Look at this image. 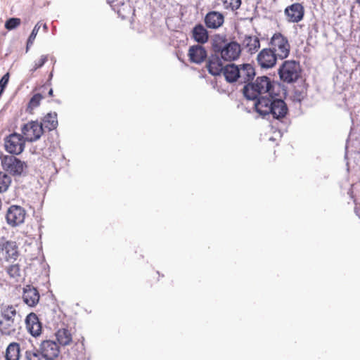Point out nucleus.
Wrapping results in <instances>:
<instances>
[{
  "label": "nucleus",
  "instance_id": "nucleus-35",
  "mask_svg": "<svg viewBox=\"0 0 360 360\" xmlns=\"http://www.w3.org/2000/svg\"><path fill=\"white\" fill-rule=\"evenodd\" d=\"M25 360H41V357L37 351L27 350L25 352Z\"/></svg>",
  "mask_w": 360,
  "mask_h": 360
},
{
  "label": "nucleus",
  "instance_id": "nucleus-4",
  "mask_svg": "<svg viewBox=\"0 0 360 360\" xmlns=\"http://www.w3.org/2000/svg\"><path fill=\"white\" fill-rule=\"evenodd\" d=\"M269 48L274 51L279 59L288 57L290 51V42L285 35L281 32H275L270 39Z\"/></svg>",
  "mask_w": 360,
  "mask_h": 360
},
{
  "label": "nucleus",
  "instance_id": "nucleus-26",
  "mask_svg": "<svg viewBox=\"0 0 360 360\" xmlns=\"http://www.w3.org/2000/svg\"><path fill=\"white\" fill-rule=\"evenodd\" d=\"M20 357V345L17 342H12L9 344L6 350V360H19Z\"/></svg>",
  "mask_w": 360,
  "mask_h": 360
},
{
  "label": "nucleus",
  "instance_id": "nucleus-14",
  "mask_svg": "<svg viewBox=\"0 0 360 360\" xmlns=\"http://www.w3.org/2000/svg\"><path fill=\"white\" fill-rule=\"evenodd\" d=\"M187 55L191 63L201 64L206 60L207 52L202 45L196 44L189 47Z\"/></svg>",
  "mask_w": 360,
  "mask_h": 360
},
{
  "label": "nucleus",
  "instance_id": "nucleus-17",
  "mask_svg": "<svg viewBox=\"0 0 360 360\" xmlns=\"http://www.w3.org/2000/svg\"><path fill=\"white\" fill-rule=\"evenodd\" d=\"M270 114L273 115L274 118L277 120L285 117L288 111V108L284 101L276 98L275 96H273Z\"/></svg>",
  "mask_w": 360,
  "mask_h": 360
},
{
  "label": "nucleus",
  "instance_id": "nucleus-2",
  "mask_svg": "<svg viewBox=\"0 0 360 360\" xmlns=\"http://www.w3.org/2000/svg\"><path fill=\"white\" fill-rule=\"evenodd\" d=\"M214 49L226 61L235 60L241 53L240 45L236 41H228L225 37H220L215 40Z\"/></svg>",
  "mask_w": 360,
  "mask_h": 360
},
{
  "label": "nucleus",
  "instance_id": "nucleus-40",
  "mask_svg": "<svg viewBox=\"0 0 360 360\" xmlns=\"http://www.w3.org/2000/svg\"><path fill=\"white\" fill-rule=\"evenodd\" d=\"M42 25L43 27V30L44 32H46L47 30H48V27H47V25L46 23H41V26Z\"/></svg>",
  "mask_w": 360,
  "mask_h": 360
},
{
  "label": "nucleus",
  "instance_id": "nucleus-21",
  "mask_svg": "<svg viewBox=\"0 0 360 360\" xmlns=\"http://www.w3.org/2000/svg\"><path fill=\"white\" fill-rule=\"evenodd\" d=\"M26 326L28 331L34 337H37L41 333V324L35 314H30L26 319Z\"/></svg>",
  "mask_w": 360,
  "mask_h": 360
},
{
  "label": "nucleus",
  "instance_id": "nucleus-29",
  "mask_svg": "<svg viewBox=\"0 0 360 360\" xmlns=\"http://www.w3.org/2000/svg\"><path fill=\"white\" fill-rule=\"evenodd\" d=\"M222 2L224 9L236 11L240 7L242 0H223Z\"/></svg>",
  "mask_w": 360,
  "mask_h": 360
},
{
  "label": "nucleus",
  "instance_id": "nucleus-11",
  "mask_svg": "<svg viewBox=\"0 0 360 360\" xmlns=\"http://www.w3.org/2000/svg\"><path fill=\"white\" fill-rule=\"evenodd\" d=\"M304 12V7L301 3H293L288 6L284 10V14L288 22L293 23L302 20Z\"/></svg>",
  "mask_w": 360,
  "mask_h": 360
},
{
  "label": "nucleus",
  "instance_id": "nucleus-18",
  "mask_svg": "<svg viewBox=\"0 0 360 360\" xmlns=\"http://www.w3.org/2000/svg\"><path fill=\"white\" fill-rule=\"evenodd\" d=\"M39 293L36 288L31 285H27L23 288L22 299L29 307H34L39 301Z\"/></svg>",
  "mask_w": 360,
  "mask_h": 360
},
{
  "label": "nucleus",
  "instance_id": "nucleus-36",
  "mask_svg": "<svg viewBox=\"0 0 360 360\" xmlns=\"http://www.w3.org/2000/svg\"><path fill=\"white\" fill-rule=\"evenodd\" d=\"M9 78L10 75L8 72H7L1 77L0 80V90L2 91L3 92L4 91V89L8 83Z\"/></svg>",
  "mask_w": 360,
  "mask_h": 360
},
{
  "label": "nucleus",
  "instance_id": "nucleus-27",
  "mask_svg": "<svg viewBox=\"0 0 360 360\" xmlns=\"http://www.w3.org/2000/svg\"><path fill=\"white\" fill-rule=\"evenodd\" d=\"M41 124L43 129H47L49 131L55 129L58 125L57 114L48 113L43 117Z\"/></svg>",
  "mask_w": 360,
  "mask_h": 360
},
{
  "label": "nucleus",
  "instance_id": "nucleus-34",
  "mask_svg": "<svg viewBox=\"0 0 360 360\" xmlns=\"http://www.w3.org/2000/svg\"><path fill=\"white\" fill-rule=\"evenodd\" d=\"M41 27V22H39L36 24V25L34 26V29L32 30L28 39H27V47L28 48V46L30 45H32L36 38V36L39 30Z\"/></svg>",
  "mask_w": 360,
  "mask_h": 360
},
{
  "label": "nucleus",
  "instance_id": "nucleus-8",
  "mask_svg": "<svg viewBox=\"0 0 360 360\" xmlns=\"http://www.w3.org/2000/svg\"><path fill=\"white\" fill-rule=\"evenodd\" d=\"M26 141L22 134H11L5 139V149L11 154L19 155L24 150Z\"/></svg>",
  "mask_w": 360,
  "mask_h": 360
},
{
  "label": "nucleus",
  "instance_id": "nucleus-7",
  "mask_svg": "<svg viewBox=\"0 0 360 360\" xmlns=\"http://www.w3.org/2000/svg\"><path fill=\"white\" fill-rule=\"evenodd\" d=\"M1 165L6 172L13 176L20 175L27 167L25 162L13 155L4 156L1 159Z\"/></svg>",
  "mask_w": 360,
  "mask_h": 360
},
{
  "label": "nucleus",
  "instance_id": "nucleus-16",
  "mask_svg": "<svg viewBox=\"0 0 360 360\" xmlns=\"http://www.w3.org/2000/svg\"><path fill=\"white\" fill-rule=\"evenodd\" d=\"M273 96H260L256 98L254 102L255 111L262 116L270 114L272 105Z\"/></svg>",
  "mask_w": 360,
  "mask_h": 360
},
{
  "label": "nucleus",
  "instance_id": "nucleus-1",
  "mask_svg": "<svg viewBox=\"0 0 360 360\" xmlns=\"http://www.w3.org/2000/svg\"><path fill=\"white\" fill-rule=\"evenodd\" d=\"M278 84L267 76L257 77L255 81L245 84L243 92L244 96L249 100L255 101L259 95L267 94L269 96H277L276 88Z\"/></svg>",
  "mask_w": 360,
  "mask_h": 360
},
{
  "label": "nucleus",
  "instance_id": "nucleus-32",
  "mask_svg": "<svg viewBox=\"0 0 360 360\" xmlns=\"http://www.w3.org/2000/svg\"><path fill=\"white\" fill-rule=\"evenodd\" d=\"M21 23V20L18 18H11L6 21L5 27L8 30H13L18 27Z\"/></svg>",
  "mask_w": 360,
  "mask_h": 360
},
{
  "label": "nucleus",
  "instance_id": "nucleus-6",
  "mask_svg": "<svg viewBox=\"0 0 360 360\" xmlns=\"http://www.w3.org/2000/svg\"><path fill=\"white\" fill-rule=\"evenodd\" d=\"M43 133L42 124L38 121H30L21 127V134L27 142L39 140Z\"/></svg>",
  "mask_w": 360,
  "mask_h": 360
},
{
  "label": "nucleus",
  "instance_id": "nucleus-24",
  "mask_svg": "<svg viewBox=\"0 0 360 360\" xmlns=\"http://www.w3.org/2000/svg\"><path fill=\"white\" fill-rule=\"evenodd\" d=\"M56 337L62 346L70 345L72 342V334L70 330L66 328L58 329L56 333Z\"/></svg>",
  "mask_w": 360,
  "mask_h": 360
},
{
  "label": "nucleus",
  "instance_id": "nucleus-3",
  "mask_svg": "<svg viewBox=\"0 0 360 360\" xmlns=\"http://www.w3.org/2000/svg\"><path fill=\"white\" fill-rule=\"evenodd\" d=\"M17 317L15 307L11 304L0 306V333L2 335H10L15 331V323Z\"/></svg>",
  "mask_w": 360,
  "mask_h": 360
},
{
  "label": "nucleus",
  "instance_id": "nucleus-39",
  "mask_svg": "<svg viewBox=\"0 0 360 360\" xmlns=\"http://www.w3.org/2000/svg\"><path fill=\"white\" fill-rule=\"evenodd\" d=\"M355 212L356 215L360 218V202H356Z\"/></svg>",
  "mask_w": 360,
  "mask_h": 360
},
{
  "label": "nucleus",
  "instance_id": "nucleus-19",
  "mask_svg": "<svg viewBox=\"0 0 360 360\" xmlns=\"http://www.w3.org/2000/svg\"><path fill=\"white\" fill-rule=\"evenodd\" d=\"M224 22V16L218 11L208 12L205 17V24L210 29H217Z\"/></svg>",
  "mask_w": 360,
  "mask_h": 360
},
{
  "label": "nucleus",
  "instance_id": "nucleus-31",
  "mask_svg": "<svg viewBox=\"0 0 360 360\" xmlns=\"http://www.w3.org/2000/svg\"><path fill=\"white\" fill-rule=\"evenodd\" d=\"M6 271L11 278H16L20 276V268L18 264L10 265Z\"/></svg>",
  "mask_w": 360,
  "mask_h": 360
},
{
  "label": "nucleus",
  "instance_id": "nucleus-25",
  "mask_svg": "<svg viewBox=\"0 0 360 360\" xmlns=\"http://www.w3.org/2000/svg\"><path fill=\"white\" fill-rule=\"evenodd\" d=\"M223 75L228 82H238V68L235 64H229L225 66Z\"/></svg>",
  "mask_w": 360,
  "mask_h": 360
},
{
  "label": "nucleus",
  "instance_id": "nucleus-20",
  "mask_svg": "<svg viewBox=\"0 0 360 360\" xmlns=\"http://www.w3.org/2000/svg\"><path fill=\"white\" fill-rule=\"evenodd\" d=\"M206 68L210 74L217 76L223 72L225 66L219 56H212L207 62Z\"/></svg>",
  "mask_w": 360,
  "mask_h": 360
},
{
  "label": "nucleus",
  "instance_id": "nucleus-37",
  "mask_svg": "<svg viewBox=\"0 0 360 360\" xmlns=\"http://www.w3.org/2000/svg\"><path fill=\"white\" fill-rule=\"evenodd\" d=\"M127 0H108L112 6L117 7L124 4Z\"/></svg>",
  "mask_w": 360,
  "mask_h": 360
},
{
  "label": "nucleus",
  "instance_id": "nucleus-12",
  "mask_svg": "<svg viewBox=\"0 0 360 360\" xmlns=\"http://www.w3.org/2000/svg\"><path fill=\"white\" fill-rule=\"evenodd\" d=\"M0 250L6 261H15L19 257V249L15 241L1 239Z\"/></svg>",
  "mask_w": 360,
  "mask_h": 360
},
{
  "label": "nucleus",
  "instance_id": "nucleus-30",
  "mask_svg": "<svg viewBox=\"0 0 360 360\" xmlns=\"http://www.w3.org/2000/svg\"><path fill=\"white\" fill-rule=\"evenodd\" d=\"M11 177L8 174L0 172V193H3L7 191L9 186L11 185Z\"/></svg>",
  "mask_w": 360,
  "mask_h": 360
},
{
  "label": "nucleus",
  "instance_id": "nucleus-9",
  "mask_svg": "<svg viewBox=\"0 0 360 360\" xmlns=\"http://www.w3.org/2000/svg\"><path fill=\"white\" fill-rule=\"evenodd\" d=\"M25 216L24 208L18 205H11L7 210L6 219L9 225L16 226L24 222Z\"/></svg>",
  "mask_w": 360,
  "mask_h": 360
},
{
  "label": "nucleus",
  "instance_id": "nucleus-28",
  "mask_svg": "<svg viewBox=\"0 0 360 360\" xmlns=\"http://www.w3.org/2000/svg\"><path fill=\"white\" fill-rule=\"evenodd\" d=\"M44 98V96L41 93L35 94L28 103L27 111L29 113H32L33 110L40 105V102Z\"/></svg>",
  "mask_w": 360,
  "mask_h": 360
},
{
  "label": "nucleus",
  "instance_id": "nucleus-22",
  "mask_svg": "<svg viewBox=\"0 0 360 360\" xmlns=\"http://www.w3.org/2000/svg\"><path fill=\"white\" fill-rule=\"evenodd\" d=\"M192 37L199 44H205L209 39L207 30L201 24L196 25L192 30Z\"/></svg>",
  "mask_w": 360,
  "mask_h": 360
},
{
  "label": "nucleus",
  "instance_id": "nucleus-15",
  "mask_svg": "<svg viewBox=\"0 0 360 360\" xmlns=\"http://www.w3.org/2000/svg\"><path fill=\"white\" fill-rule=\"evenodd\" d=\"M237 66L238 68V82L240 84H248L254 79L255 70L252 65L243 63Z\"/></svg>",
  "mask_w": 360,
  "mask_h": 360
},
{
  "label": "nucleus",
  "instance_id": "nucleus-42",
  "mask_svg": "<svg viewBox=\"0 0 360 360\" xmlns=\"http://www.w3.org/2000/svg\"><path fill=\"white\" fill-rule=\"evenodd\" d=\"M304 98V96H301V95H299V99L300 100L301 98Z\"/></svg>",
  "mask_w": 360,
  "mask_h": 360
},
{
  "label": "nucleus",
  "instance_id": "nucleus-5",
  "mask_svg": "<svg viewBox=\"0 0 360 360\" xmlns=\"http://www.w3.org/2000/svg\"><path fill=\"white\" fill-rule=\"evenodd\" d=\"M282 81L287 83L296 82L301 75L300 63L293 60H285L278 70Z\"/></svg>",
  "mask_w": 360,
  "mask_h": 360
},
{
  "label": "nucleus",
  "instance_id": "nucleus-13",
  "mask_svg": "<svg viewBox=\"0 0 360 360\" xmlns=\"http://www.w3.org/2000/svg\"><path fill=\"white\" fill-rule=\"evenodd\" d=\"M39 352L43 357L49 360L57 358L60 354V347L57 342L51 340H46L41 342Z\"/></svg>",
  "mask_w": 360,
  "mask_h": 360
},
{
  "label": "nucleus",
  "instance_id": "nucleus-23",
  "mask_svg": "<svg viewBox=\"0 0 360 360\" xmlns=\"http://www.w3.org/2000/svg\"><path fill=\"white\" fill-rule=\"evenodd\" d=\"M242 45L248 53L252 54L258 51L260 47V41L256 36L246 35L243 40Z\"/></svg>",
  "mask_w": 360,
  "mask_h": 360
},
{
  "label": "nucleus",
  "instance_id": "nucleus-41",
  "mask_svg": "<svg viewBox=\"0 0 360 360\" xmlns=\"http://www.w3.org/2000/svg\"><path fill=\"white\" fill-rule=\"evenodd\" d=\"M356 2L360 6V0H356Z\"/></svg>",
  "mask_w": 360,
  "mask_h": 360
},
{
  "label": "nucleus",
  "instance_id": "nucleus-10",
  "mask_svg": "<svg viewBox=\"0 0 360 360\" xmlns=\"http://www.w3.org/2000/svg\"><path fill=\"white\" fill-rule=\"evenodd\" d=\"M278 57L270 48L263 49L257 56V61L261 68L269 69L275 66Z\"/></svg>",
  "mask_w": 360,
  "mask_h": 360
},
{
  "label": "nucleus",
  "instance_id": "nucleus-38",
  "mask_svg": "<svg viewBox=\"0 0 360 360\" xmlns=\"http://www.w3.org/2000/svg\"><path fill=\"white\" fill-rule=\"evenodd\" d=\"M41 89H42V92H44L45 90L48 91V94L49 96H53V89L49 87V85H44L41 87Z\"/></svg>",
  "mask_w": 360,
  "mask_h": 360
},
{
  "label": "nucleus",
  "instance_id": "nucleus-33",
  "mask_svg": "<svg viewBox=\"0 0 360 360\" xmlns=\"http://www.w3.org/2000/svg\"><path fill=\"white\" fill-rule=\"evenodd\" d=\"M48 60L47 55H42L40 58L34 61L33 68L30 70L32 72H35L39 68H41Z\"/></svg>",
  "mask_w": 360,
  "mask_h": 360
}]
</instances>
